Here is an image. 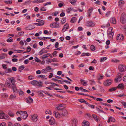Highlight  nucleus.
<instances>
[{"mask_svg":"<svg viewBox=\"0 0 126 126\" xmlns=\"http://www.w3.org/2000/svg\"><path fill=\"white\" fill-rule=\"evenodd\" d=\"M100 77L98 78V80H100V79H103V76L101 74H99Z\"/></svg>","mask_w":126,"mask_h":126,"instance_id":"obj_49","label":"nucleus"},{"mask_svg":"<svg viewBox=\"0 0 126 126\" xmlns=\"http://www.w3.org/2000/svg\"><path fill=\"white\" fill-rule=\"evenodd\" d=\"M45 69L47 72H52V71L51 70L52 69V68L49 66H48L46 68H45Z\"/></svg>","mask_w":126,"mask_h":126,"instance_id":"obj_21","label":"nucleus"},{"mask_svg":"<svg viewBox=\"0 0 126 126\" xmlns=\"http://www.w3.org/2000/svg\"><path fill=\"white\" fill-rule=\"evenodd\" d=\"M38 76V77L39 78H41L45 79H47L46 78H45V76L44 75H41Z\"/></svg>","mask_w":126,"mask_h":126,"instance_id":"obj_33","label":"nucleus"},{"mask_svg":"<svg viewBox=\"0 0 126 126\" xmlns=\"http://www.w3.org/2000/svg\"><path fill=\"white\" fill-rule=\"evenodd\" d=\"M124 36L122 34H120L119 35L117 36V39L118 40H122L124 39Z\"/></svg>","mask_w":126,"mask_h":126,"instance_id":"obj_14","label":"nucleus"},{"mask_svg":"<svg viewBox=\"0 0 126 126\" xmlns=\"http://www.w3.org/2000/svg\"><path fill=\"white\" fill-rule=\"evenodd\" d=\"M66 21V18L62 19V20L61 21V23L62 24H64Z\"/></svg>","mask_w":126,"mask_h":126,"instance_id":"obj_38","label":"nucleus"},{"mask_svg":"<svg viewBox=\"0 0 126 126\" xmlns=\"http://www.w3.org/2000/svg\"><path fill=\"white\" fill-rule=\"evenodd\" d=\"M12 61L13 62H17L18 61V59L16 58H14L12 59Z\"/></svg>","mask_w":126,"mask_h":126,"instance_id":"obj_58","label":"nucleus"},{"mask_svg":"<svg viewBox=\"0 0 126 126\" xmlns=\"http://www.w3.org/2000/svg\"><path fill=\"white\" fill-rule=\"evenodd\" d=\"M43 93H45V94L47 95L50 97H53V95H51L50 94H49V93L47 92H43Z\"/></svg>","mask_w":126,"mask_h":126,"instance_id":"obj_47","label":"nucleus"},{"mask_svg":"<svg viewBox=\"0 0 126 126\" xmlns=\"http://www.w3.org/2000/svg\"><path fill=\"white\" fill-rule=\"evenodd\" d=\"M50 26L52 28H58L57 26H56L55 23H52L50 25Z\"/></svg>","mask_w":126,"mask_h":126,"instance_id":"obj_27","label":"nucleus"},{"mask_svg":"<svg viewBox=\"0 0 126 126\" xmlns=\"http://www.w3.org/2000/svg\"><path fill=\"white\" fill-rule=\"evenodd\" d=\"M118 88L122 90H123L125 88L124 84L123 83L119 84L117 86V88Z\"/></svg>","mask_w":126,"mask_h":126,"instance_id":"obj_15","label":"nucleus"},{"mask_svg":"<svg viewBox=\"0 0 126 126\" xmlns=\"http://www.w3.org/2000/svg\"><path fill=\"white\" fill-rule=\"evenodd\" d=\"M14 77H12L9 79L10 81H11V82L12 84V85H13V83L15 84V83L16 82L15 80L14 79Z\"/></svg>","mask_w":126,"mask_h":126,"instance_id":"obj_24","label":"nucleus"},{"mask_svg":"<svg viewBox=\"0 0 126 126\" xmlns=\"http://www.w3.org/2000/svg\"><path fill=\"white\" fill-rule=\"evenodd\" d=\"M93 9L92 8H90L88 10V17H90L92 12Z\"/></svg>","mask_w":126,"mask_h":126,"instance_id":"obj_23","label":"nucleus"},{"mask_svg":"<svg viewBox=\"0 0 126 126\" xmlns=\"http://www.w3.org/2000/svg\"><path fill=\"white\" fill-rule=\"evenodd\" d=\"M5 85L6 86L8 87L9 88H11L12 85L11 84L10 82L9 81H7L5 82Z\"/></svg>","mask_w":126,"mask_h":126,"instance_id":"obj_16","label":"nucleus"},{"mask_svg":"<svg viewBox=\"0 0 126 126\" xmlns=\"http://www.w3.org/2000/svg\"><path fill=\"white\" fill-rule=\"evenodd\" d=\"M79 89L80 90H81V91L82 92H89V91L85 89H83L82 87H80L79 88Z\"/></svg>","mask_w":126,"mask_h":126,"instance_id":"obj_41","label":"nucleus"},{"mask_svg":"<svg viewBox=\"0 0 126 126\" xmlns=\"http://www.w3.org/2000/svg\"><path fill=\"white\" fill-rule=\"evenodd\" d=\"M47 57H48V56H46L45 54L43 55L41 57L42 58V59H43V60L45 58H47Z\"/></svg>","mask_w":126,"mask_h":126,"instance_id":"obj_60","label":"nucleus"},{"mask_svg":"<svg viewBox=\"0 0 126 126\" xmlns=\"http://www.w3.org/2000/svg\"><path fill=\"white\" fill-rule=\"evenodd\" d=\"M113 33V28L112 27H110L109 28L108 30V34H112V33Z\"/></svg>","mask_w":126,"mask_h":126,"instance_id":"obj_22","label":"nucleus"},{"mask_svg":"<svg viewBox=\"0 0 126 126\" xmlns=\"http://www.w3.org/2000/svg\"><path fill=\"white\" fill-rule=\"evenodd\" d=\"M76 20V17H74L72 18L70 21V22L72 23L75 22Z\"/></svg>","mask_w":126,"mask_h":126,"instance_id":"obj_30","label":"nucleus"},{"mask_svg":"<svg viewBox=\"0 0 126 126\" xmlns=\"http://www.w3.org/2000/svg\"><path fill=\"white\" fill-rule=\"evenodd\" d=\"M112 79H108L106 80L104 83V84L106 86H109L111 84Z\"/></svg>","mask_w":126,"mask_h":126,"instance_id":"obj_10","label":"nucleus"},{"mask_svg":"<svg viewBox=\"0 0 126 126\" xmlns=\"http://www.w3.org/2000/svg\"><path fill=\"white\" fill-rule=\"evenodd\" d=\"M115 121V119L114 117L112 116H110L107 122L108 123H109L110 121L112 122H114Z\"/></svg>","mask_w":126,"mask_h":126,"instance_id":"obj_20","label":"nucleus"},{"mask_svg":"<svg viewBox=\"0 0 126 126\" xmlns=\"http://www.w3.org/2000/svg\"><path fill=\"white\" fill-rule=\"evenodd\" d=\"M49 124L50 125H53L57 124L55 123V120L53 117H51L50 119L49 120Z\"/></svg>","mask_w":126,"mask_h":126,"instance_id":"obj_11","label":"nucleus"},{"mask_svg":"<svg viewBox=\"0 0 126 126\" xmlns=\"http://www.w3.org/2000/svg\"><path fill=\"white\" fill-rule=\"evenodd\" d=\"M59 43L58 42H56L55 44V48H57L59 46Z\"/></svg>","mask_w":126,"mask_h":126,"instance_id":"obj_62","label":"nucleus"},{"mask_svg":"<svg viewBox=\"0 0 126 126\" xmlns=\"http://www.w3.org/2000/svg\"><path fill=\"white\" fill-rule=\"evenodd\" d=\"M57 52L56 51H54L52 53V54L53 55L54 57H56V54L57 53Z\"/></svg>","mask_w":126,"mask_h":126,"instance_id":"obj_57","label":"nucleus"},{"mask_svg":"<svg viewBox=\"0 0 126 126\" xmlns=\"http://www.w3.org/2000/svg\"><path fill=\"white\" fill-rule=\"evenodd\" d=\"M76 0H70L69 1L70 3L73 5H75V3H76Z\"/></svg>","mask_w":126,"mask_h":126,"instance_id":"obj_32","label":"nucleus"},{"mask_svg":"<svg viewBox=\"0 0 126 126\" xmlns=\"http://www.w3.org/2000/svg\"><path fill=\"white\" fill-rule=\"evenodd\" d=\"M45 113L47 114H49L51 115L52 114L51 111L48 110H47L45 112Z\"/></svg>","mask_w":126,"mask_h":126,"instance_id":"obj_37","label":"nucleus"},{"mask_svg":"<svg viewBox=\"0 0 126 126\" xmlns=\"http://www.w3.org/2000/svg\"><path fill=\"white\" fill-rule=\"evenodd\" d=\"M79 101L81 103H84L85 101L84 99H79Z\"/></svg>","mask_w":126,"mask_h":126,"instance_id":"obj_45","label":"nucleus"},{"mask_svg":"<svg viewBox=\"0 0 126 126\" xmlns=\"http://www.w3.org/2000/svg\"><path fill=\"white\" fill-rule=\"evenodd\" d=\"M100 91H101V92H104L105 90L104 89H103V87L102 86H100Z\"/></svg>","mask_w":126,"mask_h":126,"instance_id":"obj_48","label":"nucleus"},{"mask_svg":"<svg viewBox=\"0 0 126 126\" xmlns=\"http://www.w3.org/2000/svg\"><path fill=\"white\" fill-rule=\"evenodd\" d=\"M61 117L67 115L68 112L65 109H63L60 112Z\"/></svg>","mask_w":126,"mask_h":126,"instance_id":"obj_7","label":"nucleus"},{"mask_svg":"<svg viewBox=\"0 0 126 126\" xmlns=\"http://www.w3.org/2000/svg\"><path fill=\"white\" fill-rule=\"evenodd\" d=\"M12 72V70L10 68H7L5 71V72L6 73H10Z\"/></svg>","mask_w":126,"mask_h":126,"instance_id":"obj_26","label":"nucleus"},{"mask_svg":"<svg viewBox=\"0 0 126 126\" xmlns=\"http://www.w3.org/2000/svg\"><path fill=\"white\" fill-rule=\"evenodd\" d=\"M30 83L34 86H38L39 87L42 86V82L41 81H38L36 80H33L30 82Z\"/></svg>","mask_w":126,"mask_h":126,"instance_id":"obj_1","label":"nucleus"},{"mask_svg":"<svg viewBox=\"0 0 126 126\" xmlns=\"http://www.w3.org/2000/svg\"><path fill=\"white\" fill-rule=\"evenodd\" d=\"M53 113L54 114L56 117L57 118H59L61 117V114L60 113V114L58 112H57L55 111L53 112Z\"/></svg>","mask_w":126,"mask_h":126,"instance_id":"obj_19","label":"nucleus"},{"mask_svg":"<svg viewBox=\"0 0 126 126\" xmlns=\"http://www.w3.org/2000/svg\"><path fill=\"white\" fill-rule=\"evenodd\" d=\"M73 10V8L72 7L68 8L67 9V11L68 13H69L70 11H71Z\"/></svg>","mask_w":126,"mask_h":126,"instance_id":"obj_39","label":"nucleus"},{"mask_svg":"<svg viewBox=\"0 0 126 126\" xmlns=\"http://www.w3.org/2000/svg\"><path fill=\"white\" fill-rule=\"evenodd\" d=\"M4 119L7 120H9V117L6 114L3 113L2 111L0 110V119Z\"/></svg>","mask_w":126,"mask_h":126,"instance_id":"obj_3","label":"nucleus"},{"mask_svg":"<svg viewBox=\"0 0 126 126\" xmlns=\"http://www.w3.org/2000/svg\"><path fill=\"white\" fill-rule=\"evenodd\" d=\"M2 96L3 98H5L6 97H7L8 96V95L7 94H3L2 95Z\"/></svg>","mask_w":126,"mask_h":126,"instance_id":"obj_64","label":"nucleus"},{"mask_svg":"<svg viewBox=\"0 0 126 126\" xmlns=\"http://www.w3.org/2000/svg\"><path fill=\"white\" fill-rule=\"evenodd\" d=\"M82 126H89V122L87 121H83L82 123Z\"/></svg>","mask_w":126,"mask_h":126,"instance_id":"obj_18","label":"nucleus"},{"mask_svg":"<svg viewBox=\"0 0 126 126\" xmlns=\"http://www.w3.org/2000/svg\"><path fill=\"white\" fill-rule=\"evenodd\" d=\"M44 21L40 20L39 22L38 23H39V26H41L43 25L44 24Z\"/></svg>","mask_w":126,"mask_h":126,"instance_id":"obj_36","label":"nucleus"},{"mask_svg":"<svg viewBox=\"0 0 126 126\" xmlns=\"http://www.w3.org/2000/svg\"><path fill=\"white\" fill-rule=\"evenodd\" d=\"M45 0H35L32 2L33 3H38L43 2Z\"/></svg>","mask_w":126,"mask_h":126,"instance_id":"obj_17","label":"nucleus"},{"mask_svg":"<svg viewBox=\"0 0 126 126\" xmlns=\"http://www.w3.org/2000/svg\"><path fill=\"white\" fill-rule=\"evenodd\" d=\"M118 69L120 72H123L126 70V67L125 65L120 64L119 65Z\"/></svg>","mask_w":126,"mask_h":126,"instance_id":"obj_4","label":"nucleus"},{"mask_svg":"<svg viewBox=\"0 0 126 126\" xmlns=\"http://www.w3.org/2000/svg\"><path fill=\"white\" fill-rule=\"evenodd\" d=\"M41 72L42 73H47L46 71L45 68L42 70Z\"/></svg>","mask_w":126,"mask_h":126,"instance_id":"obj_61","label":"nucleus"},{"mask_svg":"<svg viewBox=\"0 0 126 126\" xmlns=\"http://www.w3.org/2000/svg\"><path fill=\"white\" fill-rule=\"evenodd\" d=\"M107 59V58L106 57H104L101 58V59L100 60V62H102L104 61H105Z\"/></svg>","mask_w":126,"mask_h":126,"instance_id":"obj_42","label":"nucleus"},{"mask_svg":"<svg viewBox=\"0 0 126 126\" xmlns=\"http://www.w3.org/2000/svg\"><path fill=\"white\" fill-rule=\"evenodd\" d=\"M110 72L107 71V72L106 74H105V75L106 77H110Z\"/></svg>","mask_w":126,"mask_h":126,"instance_id":"obj_40","label":"nucleus"},{"mask_svg":"<svg viewBox=\"0 0 126 126\" xmlns=\"http://www.w3.org/2000/svg\"><path fill=\"white\" fill-rule=\"evenodd\" d=\"M89 81L91 82V85H92V84H95V82L93 80H90Z\"/></svg>","mask_w":126,"mask_h":126,"instance_id":"obj_54","label":"nucleus"},{"mask_svg":"<svg viewBox=\"0 0 126 126\" xmlns=\"http://www.w3.org/2000/svg\"><path fill=\"white\" fill-rule=\"evenodd\" d=\"M69 24L68 23H66L65 24L63 27V29L62 30V31L63 32L65 31L67 29H68L69 28Z\"/></svg>","mask_w":126,"mask_h":126,"instance_id":"obj_9","label":"nucleus"},{"mask_svg":"<svg viewBox=\"0 0 126 126\" xmlns=\"http://www.w3.org/2000/svg\"><path fill=\"white\" fill-rule=\"evenodd\" d=\"M31 119L34 121L36 122L38 120V117L37 114H35L33 115H32L31 118Z\"/></svg>","mask_w":126,"mask_h":126,"instance_id":"obj_12","label":"nucleus"},{"mask_svg":"<svg viewBox=\"0 0 126 126\" xmlns=\"http://www.w3.org/2000/svg\"><path fill=\"white\" fill-rule=\"evenodd\" d=\"M120 22L123 24L126 23V14L124 13L122 14L120 17Z\"/></svg>","mask_w":126,"mask_h":126,"instance_id":"obj_2","label":"nucleus"},{"mask_svg":"<svg viewBox=\"0 0 126 126\" xmlns=\"http://www.w3.org/2000/svg\"><path fill=\"white\" fill-rule=\"evenodd\" d=\"M123 75L124 73H118L117 75V78L115 79V80L116 82H118V80L119 79H121L120 80L122 79V77L123 76Z\"/></svg>","mask_w":126,"mask_h":126,"instance_id":"obj_5","label":"nucleus"},{"mask_svg":"<svg viewBox=\"0 0 126 126\" xmlns=\"http://www.w3.org/2000/svg\"><path fill=\"white\" fill-rule=\"evenodd\" d=\"M31 27L30 28L28 29V27H27L26 28V29L27 30H30L32 29H34L35 28V26H32V25H31L30 26Z\"/></svg>","mask_w":126,"mask_h":126,"instance_id":"obj_35","label":"nucleus"},{"mask_svg":"<svg viewBox=\"0 0 126 126\" xmlns=\"http://www.w3.org/2000/svg\"><path fill=\"white\" fill-rule=\"evenodd\" d=\"M125 3V2L124 1L122 0H120L118 2L119 4L118 5L119 6H122Z\"/></svg>","mask_w":126,"mask_h":126,"instance_id":"obj_28","label":"nucleus"},{"mask_svg":"<svg viewBox=\"0 0 126 126\" xmlns=\"http://www.w3.org/2000/svg\"><path fill=\"white\" fill-rule=\"evenodd\" d=\"M95 25V23L92 21H88L86 23V26L89 27H94Z\"/></svg>","mask_w":126,"mask_h":126,"instance_id":"obj_6","label":"nucleus"},{"mask_svg":"<svg viewBox=\"0 0 126 126\" xmlns=\"http://www.w3.org/2000/svg\"><path fill=\"white\" fill-rule=\"evenodd\" d=\"M9 115L11 117L13 116L14 114L12 112L10 111L8 113Z\"/></svg>","mask_w":126,"mask_h":126,"instance_id":"obj_46","label":"nucleus"},{"mask_svg":"<svg viewBox=\"0 0 126 126\" xmlns=\"http://www.w3.org/2000/svg\"><path fill=\"white\" fill-rule=\"evenodd\" d=\"M110 21L111 23L115 24L116 23V19L114 17H112L111 18Z\"/></svg>","mask_w":126,"mask_h":126,"instance_id":"obj_25","label":"nucleus"},{"mask_svg":"<svg viewBox=\"0 0 126 126\" xmlns=\"http://www.w3.org/2000/svg\"><path fill=\"white\" fill-rule=\"evenodd\" d=\"M47 62V63H51L52 62L51 61V60L48 59L46 60Z\"/></svg>","mask_w":126,"mask_h":126,"instance_id":"obj_59","label":"nucleus"},{"mask_svg":"<svg viewBox=\"0 0 126 126\" xmlns=\"http://www.w3.org/2000/svg\"><path fill=\"white\" fill-rule=\"evenodd\" d=\"M24 33V32H19L18 33V34L19 36L22 35Z\"/></svg>","mask_w":126,"mask_h":126,"instance_id":"obj_55","label":"nucleus"},{"mask_svg":"<svg viewBox=\"0 0 126 126\" xmlns=\"http://www.w3.org/2000/svg\"><path fill=\"white\" fill-rule=\"evenodd\" d=\"M28 98L29 99V100H30V102H31L32 103L33 102V99L31 98V96H29Z\"/></svg>","mask_w":126,"mask_h":126,"instance_id":"obj_63","label":"nucleus"},{"mask_svg":"<svg viewBox=\"0 0 126 126\" xmlns=\"http://www.w3.org/2000/svg\"><path fill=\"white\" fill-rule=\"evenodd\" d=\"M12 88L13 89V92H14L16 93L17 92V89L16 87V85H15L14 83L13 84V85L12 86Z\"/></svg>","mask_w":126,"mask_h":126,"instance_id":"obj_13","label":"nucleus"},{"mask_svg":"<svg viewBox=\"0 0 126 126\" xmlns=\"http://www.w3.org/2000/svg\"><path fill=\"white\" fill-rule=\"evenodd\" d=\"M13 39H11L10 38H8L7 40V41L8 42H13Z\"/></svg>","mask_w":126,"mask_h":126,"instance_id":"obj_51","label":"nucleus"},{"mask_svg":"<svg viewBox=\"0 0 126 126\" xmlns=\"http://www.w3.org/2000/svg\"><path fill=\"white\" fill-rule=\"evenodd\" d=\"M94 119L95 120L96 122H98V119L97 118V116L96 115L94 114H93L92 115Z\"/></svg>","mask_w":126,"mask_h":126,"instance_id":"obj_29","label":"nucleus"},{"mask_svg":"<svg viewBox=\"0 0 126 126\" xmlns=\"http://www.w3.org/2000/svg\"><path fill=\"white\" fill-rule=\"evenodd\" d=\"M31 50V47L29 46H28L27 47V52H30Z\"/></svg>","mask_w":126,"mask_h":126,"instance_id":"obj_50","label":"nucleus"},{"mask_svg":"<svg viewBox=\"0 0 126 126\" xmlns=\"http://www.w3.org/2000/svg\"><path fill=\"white\" fill-rule=\"evenodd\" d=\"M21 117L24 119H26L28 116L27 112L25 111H24V112H22V113L21 114Z\"/></svg>","mask_w":126,"mask_h":126,"instance_id":"obj_8","label":"nucleus"},{"mask_svg":"<svg viewBox=\"0 0 126 126\" xmlns=\"http://www.w3.org/2000/svg\"><path fill=\"white\" fill-rule=\"evenodd\" d=\"M77 121L76 120H74L73 121V124H74L75 126L77 125Z\"/></svg>","mask_w":126,"mask_h":126,"instance_id":"obj_52","label":"nucleus"},{"mask_svg":"<svg viewBox=\"0 0 126 126\" xmlns=\"http://www.w3.org/2000/svg\"><path fill=\"white\" fill-rule=\"evenodd\" d=\"M35 61L37 62L40 63L41 62V61L39 59H38L37 57H35Z\"/></svg>","mask_w":126,"mask_h":126,"instance_id":"obj_44","label":"nucleus"},{"mask_svg":"<svg viewBox=\"0 0 126 126\" xmlns=\"http://www.w3.org/2000/svg\"><path fill=\"white\" fill-rule=\"evenodd\" d=\"M90 49L92 51H94L95 49V47L93 45H92L91 46Z\"/></svg>","mask_w":126,"mask_h":126,"instance_id":"obj_43","label":"nucleus"},{"mask_svg":"<svg viewBox=\"0 0 126 126\" xmlns=\"http://www.w3.org/2000/svg\"><path fill=\"white\" fill-rule=\"evenodd\" d=\"M16 96L15 94H12L10 96V99H15Z\"/></svg>","mask_w":126,"mask_h":126,"instance_id":"obj_34","label":"nucleus"},{"mask_svg":"<svg viewBox=\"0 0 126 126\" xmlns=\"http://www.w3.org/2000/svg\"><path fill=\"white\" fill-rule=\"evenodd\" d=\"M0 126H6V124L4 122L0 124Z\"/></svg>","mask_w":126,"mask_h":126,"instance_id":"obj_53","label":"nucleus"},{"mask_svg":"<svg viewBox=\"0 0 126 126\" xmlns=\"http://www.w3.org/2000/svg\"><path fill=\"white\" fill-rule=\"evenodd\" d=\"M102 104H103V105H105V106H107L108 107L111 106V105H110L107 104L106 103H102Z\"/></svg>","mask_w":126,"mask_h":126,"instance_id":"obj_56","label":"nucleus"},{"mask_svg":"<svg viewBox=\"0 0 126 126\" xmlns=\"http://www.w3.org/2000/svg\"><path fill=\"white\" fill-rule=\"evenodd\" d=\"M117 88L116 87H113L109 89V91L110 92H112L116 90Z\"/></svg>","mask_w":126,"mask_h":126,"instance_id":"obj_31","label":"nucleus"}]
</instances>
